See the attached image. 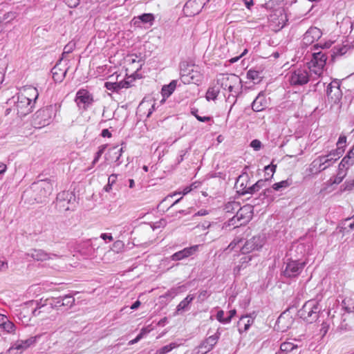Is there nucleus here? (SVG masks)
I'll use <instances>...</instances> for the list:
<instances>
[{"mask_svg": "<svg viewBox=\"0 0 354 354\" xmlns=\"http://www.w3.org/2000/svg\"><path fill=\"white\" fill-rule=\"evenodd\" d=\"M291 184L292 180L289 179L281 180V182L273 184L272 188H268L264 190V198H266L268 199V201H273L274 198L272 196V194L274 191H281L290 186Z\"/></svg>", "mask_w": 354, "mask_h": 354, "instance_id": "obj_13", "label": "nucleus"}, {"mask_svg": "<svg viewBox=\"0 0 354 354\" xmlns=\"http://www.w3.org/2000/svg\"><path fill=\"white\" fill-rule=\"evenodd\" d=\"M16 17V13L13 12H8L4 15L3 19H8V21L14 19Z\"/></svg>", "mask_w": 354, "mask_h": 354, "instance_id": "obj_60", "label": "nucleus"}, {"mask_svg": "<svg viewBox=\"0 0 354 354\" xmlns=\"http://www.w3.org/2000/svg\"><path fill=\"white\" fill-rule=\"evenodd\" d=\"M178 81L176 80H172L169 84L164 85L161 90V94L163 97L161 102L165 101V99L169 97L175 91L177 86Z\"/></svg>", "mask_w": 354, "mask_h": 354, "instance_id": "obj_26", "label": "nucleus"}, {"mask_svg": "<svg viewBox=\"0 0 354 354\" xmlns=\"http://www.w3.org/2000/svg\"><path fill=\"white\" fill-rule=\"evenodd\" d=\"M240 204L236 201H230L227 203L224 206V211L226 213H234V212H237Z\"/></svg>", "mask_w": 354, "mask_h": 354, "instance_id": "obj_33", "label": "nucleus"}, {"mask_svg": "<svg viewBox=\"0 0 354 354\" xmlns=\"http://www.w3.org/2000/svg\"><path fill=\"white\" fill-rule=\"evenodd\" d=\"M25 344L23 340H19L16 342L13 346H12V348L16 349V350H24L26 349V347H24Z\"/></svg>", "mask_w": 354, "mask_h": 354, "instance_id": "obj_57", "label": "nucleus"}, {"mask_svg": "<svg viewBox=\"0 0 354 354\" xmlns=\"http://www.w3.org/2000/svg\"><path fill=\"white\" fill-rule=\"evenodd\" d=\"M77 106L83 110H86L93 102V95L86 89H80L75 100Z\"/></svg>", "mask_w": 354, "mask_h": 354, "instance_id": "obj_10", "label": "nucleus"}, {"mask_svg": "<svg viewBox=\"0 0 354 354\" xmlns=\"http://www.w3.org/2000/svg\"><path fill=\"white\" fill-rule=\"evenodd\" d=\"M252 256L244 255L239 260V264L234 268V274H239L242 269L245 268L249 262L252 260Z\"/></svg>", "mask_w": 354, "mask_h": 354, "instance_id": "obj_27", "label": "nucleus"}, {"mask_svg": "<svg viewBox=\"0 0 354 354\" xmlns=\"http://www.w3.org/2000/svg\"><path fill=\"white\" fill-rule=\"evenodd\" d=\"M242 241L241 239L239 238H235L228 245L227 249H229L230 250H233L237 245H239Z\"/></svg>", "mask_w": 354, "mask_h": 354, "instance_id": "obj_58", "label": "nucleus"}, {"mask_svg": "<svg viewBox=\"0 0 354 354\" xmlns=\"http://www.w3.org/2000/svg\"><path fill=\"white\" fill-rule=\"evenodd\" d=\"M59 106L51 104L37 111L32 115V125L37 129H41L48 125L53 116H55Z\"/></svg>", "mask_w": 354, "mask_h": 354, "instance_id": "obj_3", "label": "nucleus"}, {"mask_svg": "<svg viewBox=\"0 0 354 354\" xmlns=\"http://www.w3.org/2000/svg\"><path fill=\"white\" fill-rule=\"evenodd\" d=\"M189 149H183L180 150L179 151L178 156L176 158V164L179 165L181 162L183 161L184 157L186 156V154L188 153Z\"/></svg>", "mask_w": 354, "mask_h": 354, "instance_id": "obj_52", "label": "nucleus"}, {"mask_svg": "<svg viewBox=\"0 0 354 354\" xmlns=\"http://www.w3.org/2000/svg\"><path fill=\"white\" fill-rule=\"evenodd\" d=\"M321 30L317 27H310L304 35L302 43L304 46H309L322 37Z\"/></svg>", "mask_w": 354, "mask_h": 354, "instance_id": "obj_15", "label": "nucleus"}, {"mask_svg": "<svg viewBox=\"0 0 354 354\" xmlns=\"http://www.w3.org/2000/svg\"><path fill=\"white\" fill-rule=\"evenodd\" d=\"M31 188L37 193L35 200L41 203L51 194L53 186L50 180L45 179L32 183Z\"/></svg>", "mask_w": 354, "mask_h": 354, "instance_id": "obj_7", "label": "nucleus"}, {"mask_svg": "<svg viewBox=\"0 0 354 354\" xmlns=\"http://www.w3.org/2000/svg\"><path fill=\"white\" fill-rule=\"evenodd\" d=\"M41 335H41V334L37 335L35 336L30 337V338H28L26 340H23L25 344V346H24L26 347V348H27L29 346H30L31 345H33L41 338Z\"/></svg>", "mask_w": 354, "mask_h": 354, "instance_id": "obj_45", "label": "nucleus"}, {"mask_svg": "<svg viewBox=\"0 0 354 354\" xmlns=\"http://www.w3.org/2000/svg\"><path fill=\"white\" fill-rule=\"evenodd\" d=\"M239 76L235 74H219L216 78V84L224 90H226L232 82L235 81Z\"/></svg>", "mask_w": 354, "mask_h": 354, "instance_id": "obj_22", "label": "nucleus"}, {"mask_svg": "<svg viewBox=\"0 0 354 354\" xmlns=\"http://www.w3.org/2000/svg\"><path fill=\"white\" fill-rule=\"evenodd\" d=\"M209 296V294L206 290H201L198 295V299L201 301L205 300Z\"/></svg>", "mask_w": 354, "mask_h": 354, "instance_id": "obj_61", "label": "nucleus"}, {"mask_svg": "<svg viewBox=\"0 0 354 354\" xmlns=\"http://www.w3.org/2000/svg\"><path fill=\"white\" fill-rule=\"evenodd\" d=\"M15 324L8 318L0 327V330L8 334H15L16 331Z\"/></svg>", "mask_w": 354, "mask_h": 354, "instance_id": "obj_30", "label": "nucleus"}, {"mask_svg": "<svg viewBox=\"0 0 354 354\" xmlns=\"http://www.w3.org/2000/svg\"><path fill=\"white\" fill-rule=\"evenodd\" d=\"M342 308L348 313L354 312V302L351 299L346 298L342 302Z\"/></svg>", "mask_w": 354, "mask_h": 354, "instance_id": "obj_37", "label": "nucleus"}, {"mask_svg": "<svg viewBox=\"0 0 354 354\" xmlns=\"http://www.w3.org/2000/svg\"><path fill=\"white\" fill-rule=\"evenodd\" d=\"M288 81L292 86H303L307 84L310 79L314 78V75H311V73L306 66L295 68L292 69L288 74Z\"/></svg>", "mask_w": 354, "mask_h": 354, "instance_id": "obj_5", "label": "nucleus"}, {"mask_svg": "<svg viewBox=\"0 0 354 354\" xmlns=\"http://www.w3.org/2000/svg\"><path fill=\"white\" fill-rule=\"evenodd\" d=\"M297 347H298L297 345H296L292 342H285L281 344L280 351L281 352L288 353V352L292 351L295 349H297Z\"/></svg>", "mask_w": 354, "mask_h": 354, "instance_id": "obj_36", "label": "nucleus"}, {"mask_svg": "<svg viewBox=\"0 0 354 354\" xmlns=\"http://www.w3.org/2000/svg\"><path fill=\"white\" fill-rule=\"evenodd\" d=\"M26 258L30 257L37 261H43L48 259L58 258L59 256L55 254H49L41 249H31L25 254Z\"/></svg>", "mask_w": 354, "mask_h": 354, "instance_id": "obj_12", "label": "nucleus"}, {"mask_svg": "<svg viewBox=\"0 0 354 354\" xmlns=\"http://www.w3.org/2000/svg\"><path fill=\"white\" fill-rule=\"evenodd\" d=\"M70 8H76L80 3V0H64Z\"/></svg>", "mask_w": 354, "mask_h": 354, "instance_id": "obj_59", "label": "nucleus"}, {"mask_svg": "<svg viewBox=\"0 0 354 354\" xmlns=\"http://www.w3.org/2000/svg\"><path fill=\"white\" fill-rule=\"evenodd\" d=\"M335 88H334V91L333 93V95H332V97H331V100L334 102H336L337 101H339V100L341 99L342 97V92H341V90L339 88V84L337 82H335Z\"/></svg>", "mask_w": 354, "mask_h": 354, "instance_id": "obj_40", "label": "nucleus"}, {"mask_svg": "<svg viewBox=\"0 0 354 354\" xmlns=\"http://www.w3.org/2000/svg\"><path fill=\"white\" fill-rule=\"evenodd\" d=\"M321 306L318 301L310 299L306 301L298 311V315L308 323H313L319 317Z\"/></svg>", "mask_w": 354, "mask_h": 354, "instance_id": "obj_4", "label": "nucleus"}, {"mask_svg": "<svg viewBox=\"0 0 354 354\" xmlns=\"http://www.w3.org/2000/svg\"><path fill=\"white\" fill-rule=\"evenodd\" d=\"M268 100L265 95L261 92L256 97L252 103V109L255 112L262 111L267 108Z\"/></svg>", "mask_w": 354, "mask_h": 354, "instance_id": "obj_23", "label": "nucleus"}, {"mask_svg": "<svg viewBox=\"0 0 354 354\" xmlns=\"http://www.w3.org/2000/svg\"><path fill=\"white\" fill-rule=\"evenodd\" d=\"M231 83L232 84L230 85V87H227L226 90H227L230 93L227 100H230L232 97L234 104L236 102L237 97L242 93L243 84L241 79L239 77Z\"/></svg>", "mask_w": 354, "mask_h": 354, "instance_id": "obj_20", "label": "nucleus"}, {"mask_svg": "<svg viewBox=\"0 0 354 354\" xmlns=\"http://www.w3.org/2000/svg\"><path fill=\"white\" fill-rule=\"evenodd\" d=\"M239 223H240L238 221H236V215H234L232 218L229 219L228 221L225 223V225L226 226H229V227L232 226L234 228H235V227H238L239 226H241Z\"/></svg>", "mask_w": 354, "mask_h": 354, "instance_id": "obj_48", "label": "nucleus"}, {"mask_svg": "<svg viewBox=\"0 0 354 354\" xmlns=\"http://www.w3.org/2000/svg\"><path fill=\"white\" fill-rule=\"evenodd\" d=\"M105 147L102 146L99 150L95 153L93 160L92 161L91 167H93L100 160V157L104 153Z\"/></svg>", "mask_w": 354, "mask_h": 354, "instance_id": "obj_47", "label": "nucleus"}, {"mask_svg": "<svg viewBox=\"0 0 354 354\" xmlns=\"http://www.w3.org/2000/svg\"><path fill=\"white\" fill-rule=\"evenodd\" d=\"M75 46H76L75 42H74L73 41H69L64 46V50H63V53H62V57H61L60 59H62V61L66 62V60H64L65 58L66 57V55L70 54L71 53H72L75 50ZM67 62H68V60H67Z\"/></svg>", "mask_w": 354, "mask_h": 354, "instance_id": "obj_32", "label": "nucleus"}, {"mask_svg": "<svg viewBox=\"0 0 354 354\" xmlns=\"http://www.w3.org/2000/svg\"><path fill=\"white\" fill-rule=\"evenodd\" d=\"M247 77L249 80L257 82H259L261 78L260 73L252 69H250L247 72Z\"/></svg>", "mask_w": 354, "mask_h": 354, "instance_id": "obj_43", "label": "nucleus"}, {"mask_svg": "<svg viewBox=\"0 0 354 354\" xmlns=\"http://www.w3.org/2000/svg\"><path fill=\"white\" fill-rule=\"evenodd\" d=\"M346 136L344 135H341L339 137V139L337 142V149L335 150L341 151V156L343 154L344 151V147H346Z\"/></svg>", "mask_w": 354, "mask_h": 354, "instance_id": "obj_41", "label": "nucleus"}, {"mask_svg": "<svg viewBox=\"0 0 354 354\" xmlns=\"http://www.w3.org/2000/svg\"><path fill=\"white\" fill-rule=\"evenodd\" d=\"M123 153V147L119 148L118 146H114L109 149L106 153V160L115 163V166H119L122 164V161L120 157Z\"/></svg>", "mask_w": 354, "mask_h": 354, "instance_id": "obj_21", "label": "nucleus"}, {"mask_svg": "<svg viewBox=\"0 0 354 354\" xmlns=\"http://www.w3.org/2000/svg\"><path fill=\"white\" fill-rule=\"evenodd\" d=\"M178 346V344L172 342L156 350L155 354H167L171 351L174 348H177Z\"/></svg>", "mask_w": 354, "mask_h": 354, "instance_id": "obj_34", "label": "nucleus"}, {"mask_svg": "<svg viewBox=\"0 0 354 354\" xmlns=\"http://www.w3.org/2000/svg\"><path fill=\"white\" fill-rule=\"evenodd\" d=\"M199 246V245H194L176 252L171 256V260L177 261L188 258L198 251Z\"/></svg>", "mask_w": 354, "mask_h": 354, "instance_id": "obj_17", "label": "nucleus"}, {"mask_svg": "<svg viewBox=\"0 0 354 354\" xmlns=\"http://www.w3.org/2000/svg\"><path fill=\"white\" fill-rule=\"evenodd\" d=\"M335 86V82H331L328 85L327 88H326V95L328 98L331 99L333 93L334 91Z\"/></svg>", "mask_w": 354, "mask_h": 354, "instance_id": "obj_55", "label": "nucleus"}, {"mask_svg": "<svg viewBox=\"0 0 354 354\" xmlns=\"http://www.w3.org/2000/svg\"><path fill=\"white\" fill-rule=\"evenodd\" d=\"M124 247V243H123V241L118 240L113 243L112 249L114 251L119 252L122 250Z\"/></svg>", "mask_w": 354, "mask_h": 354, "instance_id": "obj_49", "label": "nucleus"}, {"mask_svg": "<svg viewBox=\"0 0 354 354\" xmlns=\"http://www.w3.org/2000/svg\"><path fill=\"white\" fill-rule=\"evenodd\" d=\"M342 160H346V162L350 166L354 164V146L352 147Z\"/></svg>", "mask_w": 354, "mask_h": 354, "instance_id": "obj_42", "label": "nucleus"}, {"mask_svg": "<svg viewBox=\"0 0 354 354\" xmlns=\"http://www.w3.org/2000/svg\"><path fill=\"white\" fill-rule=\"evenodd\" d=\"M117 178H118V175L114 174H113L109 176L108 183L104 187V190L106 192H111V190L112 189L113 185L115 183V182L117 180Z\"/></svg>", "mask_w": 354, "mask_h": 354, "instance_id": "obj_39", "label": "nucleus"}, {"mask_svg": "<svg viewBox=\"0 0 354 354\" xmlns=\"http://www.w3.org/2000/svg\"><path fill=\"white\" fill-rule=\"evenodd\" d=\"M319 157L316 158L310 165L309 170L312 174H318L324 171Z\"/></svg>", "mask_w": 354, "mask_h": 354, "instance_id": "obj_31", "label": "nucleus"}, {"mask_svg": "<svg viewBox=\"0 0 354 354\" xmlns=\"http://www.w3.org/2000/svg\"><path fill=\"white\" fill-rule=\"evenodd\" d=\"M133 24L138 27L140 26V24H147L151 26L155 21V16L152 13H144L133 19Z\"/></svg>", "mask_w": 354, "mask_h": 354, "instance_id": "obj_25", "label": "nucleus"}, {"mask_svg": "<svg viewBox=\"0 0 354 354\" xmlns=\"http://www.w3.org/2000/svg\"><path fill=\"white\" fill-rule=\"evenodd\" d=\"M277 165H270L265 167L266 178H269V180L273 177L275 172Z\"/></svg>", "mask_w": 354, "mask_h": 354, "instance_id": "obj_46", "label": "nucleus"}, {"mask_svg": "<svg viewBox=\"0 0 354 354\" xmlns=\"http://www.w3.org/2000/svg\"><path fill=\"white\" fill-rule=\"evenodd\" d=\"M350 167L351 166L346 162V160H341L338 166V171L347 172V170L349 169Z\"/></svg>", "mask_w": 354, "mask_h": 354, "instance_id": "obj_56", "label": "nucleus"}, {"mask_svg": "<svg viewBox=\"0 0 354 354\" xmlns=\"http://www.w3.org/2000/svg\"><path fill=\"white\" fill-rule=\"evenodd\" d=\"M75 200V196L72 192L68 191H64L59 193L57 196V201L59 203V205L64 208L66 210L71 209L69 205L73 203Z\"/></svg>", "mask_w": 354, "mask_h": 354, "instance_id": "obj_18", "label": "nucleus"}, {"mask_svg": "<svg viewBox=\"0 0 354 354\" xmlns=\"http://www.w3.org/2000/svg\"><path fill=\"white\" fill-rule=\"evenodd\" d=\"M221 336V333L218 330L214 335H210L203 341L197 348L198 353L205 354L213 349L214 346L218 342Z\"/></svg>", "mask_w": 354, "mask_h": 354, "instance_id": "obj_11", "label": "nucleus"}, {"mask_svg": "<svg viewBox=\"0 0 354 354\" xmlns=\"http://www.w3.org/2000/svg\"><path fill=\"white\" fill-rule=\"evenodd\" d=\"M236 221H238L241 225L246 224L252 216V207L250 205H244L243 207H239L236 213Z\"/></svg>", "mask_w": 354, "mask_h": 354, "instance_id": "obj_14", "label": "nucleus"}, {"mask_svg": "<svg viewBox=\"0 0 354 354\" xmlns=\"http://www.w3.org/2000/svg\"><path fill=\"white\" fill-rule=\"evenodd\" d=\"M38 97L39 92L35 87L26 86L21 88L16 95L9 99L7 104H13L12 110L22 118L32 111Z\"/></svg>", "mask_w": 354, "mask_h": 354, "instance_id": "obj_1", "label": "nucleus"}, {"mask_svg": "<svg viewBox=\"0 0 354 354\" xmlns=\"http://www.w3.org/2000/svg\"><path fill=\"white\" fill-rule=\"evenodd\" d=\"M321 163H322L324 170L326 169L341 157V151L332 150L326 155L318 156Z\"/></svg>", "mask_w": 354, "mask_h": 354, "instance_id": "obj_16", "label": "nucleus"}, {"mask_svg": "<svg viewBox=\"0 0 354 354\" xmlns=\"http://www.w3.org/2000/svg\"><path fill=\"white\" fill-rule=\"evenodd\" d=\"M131 82L128 80H120L117 82H106L104 83V87L113 92H119L122 88H129Z\"/></svg>", "mask_w": 354, "mask_h": 354, "instance_id": "obj_24", "label": "nucleus"}, {"mask_svg": "<svg viewBox=\"0 0 354 354\" xmlns=\"http://www.w3.org/2000/svg\"><path fill=\"white\" fill-rule=\"evenodd\" d=\"M224 311L223 310H220L216 313V319L222 323V324H228V322H225L226 317H224Z\"/></svg>", "mask_w": 354, "mask_h": 354, "instance_id": "obj_53", "label": "nucleus"}, {"mask_svg": "<svg viewBox=\"0 0 354 354\" xmlns=\"http://www.w3.org/2000/svg\"><path fill=\"white\" fill-rule=\"evenodd\" d=\"M327 57L322 51L313 52L312 59L307 63V68L314 75V78L319 77L323 73L324 68L326 65Z\"/></svg>", "mask_w": 354, "mask_h": 354, "instance_id": "obj_6", "label": "nucleus"}, {"mask_svg": "<svg viewBox=\"0 0 354 354\" xmlns=\"http://www.w3.org/2000/svg\"><path fill=\"white\" fill-rule=\"evenodd\" d=\"M62 296L54 299L55 306L57 308L63 307V304H62Z\"/></svg>", "mask_w": 354, "mask_h": 354, "instance_id": "obj_63", "label": "nucleus"}, {"mask_svg": "<svg viewBox=\"0 0 354 354\" xmlns=\"http://www.w3.org/2000/svg\"><path fill=\"white\" fill-rule=\"evenodd\" d=\"M343 191H351L354 188V178L346 180L343 185Z\"/></svg>", "mask_w": 354, "mask_h": 354, "instance_id": "obj_51", "label": "nucleus"}, {"mask_svg": "<svg viewBox=\"0 0 354 354\" xmlns=\"http://www.w3.org/2000/svg\"><path fill=\"white\" fill-rule=\"evenodd\" d=\"M75 304V298L71 295L62 296V304L66 309L71 308Z\"/></svg>", "mask_w": 354, "mask_h": 354, "instance_id": "obj_35", "label": "nucleus"}, {"mask_svg": "<svg viewBox=\"0 0 354 354\" xmlns=\"http://www.w3.org/2000/svg\"><path fill=\"white\" fill-rule=\"evenodd\" d=\"M180 80L185 84H199L203 80V75L198 66L186 61L180 63Z\"/></svg>", "mask_w": 354, "mask_h": 354, "instance_id": "obj_2", "label": "nucleus"}, {"mask_svg": "<svg viewBox=\"0 0 354 354\" xmlns=\"http://www.w3.org/2000/svg\"><path fill=\"white\" fill-rule=\"evenodd\" d=\"M100 238L102 239L106 242H107V241L110 242L113 240V236H111V234H108V233L101 234Z\"/></svg>", "mask_w": 354, "mask_h": 354, "instance_id": "obj_62", "label": "nucleus"}, {"mask_svg": "<svg viewBox=\"0 0 354 354\" xmlns=\"http://www.w3.org/2000/svg\"><path fill=\"white\" fill-rule=\"evenodd\" d=\"M348 221H351V223H349V224L348 225V227L351 230L354 229V215L351 218H348L345 220L346 223Z\"/></svg>", "mask_w": 354, "mask_h": 354, "instance_id": "obj_64", "label": "nucleus"}, {"mask_svg": "<svg viewBox=\"0 0 354 354\" xmlns=\"http://www.w3.org/2000/svg\"><path fill=\"white\" fill-rule=\"evenodd\" d=\"M220 88L221 87L218 85L209 86L205 95L207 100L209 101L216 100L219 94Z\"/></svg>", "mask_w": 354, "mask_h": 354, "instance_id": "obj_29", "label": "nucleus"}, {"mask_svg": "<svg viewBox=\"0 0 354 354\" xmlns=\"http://www.w3.org/2000/svg\"><path fill=\"white\" fill-rule=\"evenodd\" d=\"M194 299V295H188L183 301H181L176 307V313L187 310L190 303Z\"/></svg>", "mask_w": 354, "mask_h": 354, "instance_id": "obj_28", "label": "nucleus"}, {"mask_svg": "<svg viewBox=\"0 0 354 354\" xmlns=\"http://www.w3.org/2000/svg\"><path fill=\"white\" fill-rule=\"evenodd\" d=\"M250 147L254 149L255 151H259L261 148V142L257 139L253 140L250 142Z\"/></svg>", "mask_w": 354, "mask_h": 354, "instance_id": "obj_54", "label": "nucleus"}, {"mask_svg": "<svg viewBox=\"0 0 354 354\" xmlns=\"http://www.w3.org/2000/svg\"><path fill=\"white\" fill-rule=\"evenodd\" d=\"M305 266V261L290 260L286 265L285 270L283 271V275L288 278L297 277L302 272Z\"/></svg>", "mask_w": 354, "mask_h": 354, "instance_id": "obj_9", "label": "nucleus"}, {"mask_svg": "<svg viewBox=\"0 0 354 354\" xmlns=\"http://www.w3.org/2000/svg\"><path fill=\"white\" fill-rule=\"evenodd\" d=\"M62 59H59L51 70L53 78L57 82H62L63 81L68 69V67L66 66L68 63L62 66Z\"/></svg>", "mask_w": 354, "mask_h": 354, "instance_id": "obj_19", "label": "nucleus"}, {"mask_svg": "<svg viewBox=\"0 0 354 354\" xmlns=\"http://www.w3.org/2000/svg\"><path fill=\"white\" fill-rule=\"evenodd\" d=\"M147 333V330L145 328H142L140 331V333L136 336V338H134L133 339L131 340L129 342V344L130 345H133L134 344H136L137 342H138L144 336V335H145Z\"/></svg>", "mask_w": 354, "mask_h": 354, "instance_id": "obj_50", "label": "nucleus"}, {"mask_svg": "<svg viewBox=\"0 0 354 354\" xmlns=\"http://www.w3.org/2000/svg\"><path fill=\"white\" fill-rule=\"evenodd\" d=\"M148 106H150V108L149 109V111L147 113V117L149 118L152 113L156 110V103L153 102V104H151V102H145L143 100L140 103L139 105V108L140 109Z\"/></svg>", "mask_w": 354, "mask_h": 354, "instance_id": "obj_38", "label": "nucleus"}, {"mask_svg": "<svg viewBox=\"0 0 354 354\" xmlns=\"http://www.w3.org/2000/svg\"><path fill=\"white\" fill-rule=\"evenodd\" d=\"M266 240L263 236H254L245 241V244L241 248V252L243 254H246L254 250H259L263 246Z\"/></svg>", "mask_w": 354, "mask_h": 354, "instance_id": "obj_8", "label": "nucleus"}, {"mask_svg": "<svg viewBox=\"0 0 354 354\" xmlns=\"http://www.w3.org/2000/svg\"><path fill=\"white\" fill-rule=\"evenodd\" d=\"M347 174L346 171H337L336 176L333 179L330 178L331 184H339Z\"/></svg>", "mask_w": 354, "mask_h": 354, "instance_id": "obj_44", "label": "nucleus"}]
</instances>
